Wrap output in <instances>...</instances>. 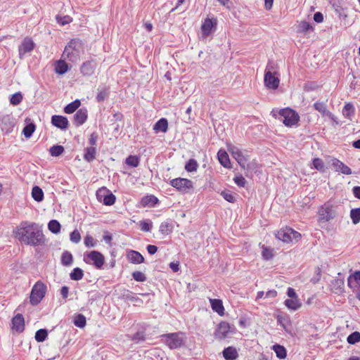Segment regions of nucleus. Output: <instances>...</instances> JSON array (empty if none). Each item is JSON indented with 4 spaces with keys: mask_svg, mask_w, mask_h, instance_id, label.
<instances>
[{
    "mask_svg": "<svg viewBox=\"0 0 360 360\" xmlns=\"http://www.w3.org/2000/svg\"><path fill=\"white\" fill-rule=\"evenodd\" d=\"M14 236L21 243L32 246L45 244V237L41 226L34 222L22 221L13 231Z\"/></svg>",
    "mask_w": 360,
    "mask_h": 360,
    "instance_id": "1",
    "label": "nucleus"
},
{
    "mask_svg": "<svg viewBox=\"0 0 360 360\" xmlns=\"http://www.w3.org/2000/svg\"><path fill=\"white\" fill-rule=\"evenodd\" d=\"M82 51L83 45L82 41L79 39H73L65 46L63 53V57L71 62L75 63L80 59Z\"/></svg>",
    "mask_w": 360,
    "mask_h": 360,
    "instance_id": "2",
    "label": "nucleus"
},
{
    "mask_svg": "<svg viewBox=\"0 0 360 360\" xmlns=\"http://www.w3.org/2000/svg\"><path fill=\"white\" fill-rule=\"evenodd\" d=\"M162 340L171 349L180 348L184 345V333L181 332L164 334L161 336Z\"/></svg>",
    "mask_w": 360,
    "mask_h": 360,
    "instance_id": "3",
    "label": "nucleus"
},
{
    "mask_svg": "<svg viewBox=\"0 0 360 360\" xmlns=\"http://www.w3.org/2000/svg\"><path fill=\"white\" fill-rule=\"evenodd\" d=\"M46 285L41 281L35 283L32 288L30 302L33 305H37L41 302L46 292Z\"/></svg>",
    "mask_w": 360,
    "mask_h": 360,
    "instance_id": "4",
    "label": "nucleus"
},
{
    "mask_svg": "<svg viewBox=\"0 0 360 360\" xmlns=\"http://www.w3.org/2000/svg\"><path fill=\"white\" fill-rule=\"evenodd\" d=\"M84 261L89 264H93L96 269H101L105 262V257L100 252L92 250L84 254Z\"/></svg>",
    "mask_w": 360,
    "mask_h": 360,
    "instance_id": "5",
    "label": "nucleus"
},
{
    "mask_svg": "<svg viewBox=\"0 0 360 360\" xmlns=\"http://www.w3.org/2000/svg\"><path fill=\"white\" fill-rule=\"evenodd\" d=\"M278 114L283 118L282 122L286 127H292L296 124L300 120L299 115L289 108L280 110Z\"/></svg>",
    "mask_w": 360,
    "mask_h": 360,
    "instance_id": "6",
    "label": "nucleus"
},
{
    "mask_svg": "<svg viewBox=\"0 0 360 360\" xmlns=\"http://www.w3.org/2000/svg\"><path fill=\"white\" fill-rule=\"evenodd\" d=\"M319 219L321 221H328L336 217V212L330 201L324 203L319 210Z\"/></svg>",
    "mask_w": 360,
    "mask_h": 360,
    "instance_id": "7",
    "label": "nucleus"
},
{
    "mask_svg": "<svg viewBox=\"0 0 360 360\" xmlns=\"http://www.w3.org/2000/svg\"><path fill=\"white\" fill-rule=\"evenodd\" d=\"M97 200L105 205H112L115 203V195L105 187L99 188L96 193Z\"/></svg>",
    "mask_w": 360,
    "mask_h": 360,
    "instance_id": "8",
    "label": "nucleus"
},
{
    "mask_svg": "<svg viewBox=\"0 0 360 360\" xmlns=\"http://www.w3.org/2000/svg\"><path fill=\"white\" fill-rule=\"evenodd\" d=\"M170 185L177 189L179 191L186 193L193 188L192 181L185 178H176L170 181Z\"/></svg>",
    "mask_w": 360,
    "mask_h": 360,
    "instance_id": "9",
    "label": "nucleus"
},
{
    "mask_svg": "<svg viewBox=\"0 0 360 360\" xmlns=\"http://www.w3.org/2000/svg\"><path fill=\"white\" fill-rule=\"evenodd\" d=\"M347 284L355 293L356 297L360 300V271H355L348 277Z\"/></svg>",
    "mask_w": 360,
    "mask_h": 360,
    "instance_id": "10",
    "label": "nucleus"
},
{
    "mask_svg": "<svg viewBox=\"0 0 360 360\" xmlns=\"http://www.w3.org/2000/svg\"><path fill=\"white\" fill-rule=\"evenodd\" d=\"M15 127V120L12 115H5L0 116V128L4 134H10Z\"/></svg>",
    "mask_w": 360,
    "mask_h": 360,
    "instance_id": "11",
    "label": "nucleus"
},
{
    "mask_svg": "<svg viewBox=\"0 0 360 360\" xmlns=\"http://www.w3.org/2000/svg\"><path fill=\"white\" fill-rule=\"evenodd\" d=\"M217 25L216 19L206 18L201 25L202 37L206 39L215 30Z\"/></svg>",
    "mask_w": 360,
    "mask_h": 360,
    "instance_id": "12",
    "label": "nucleus"
},
{
    "mask_svg": "<svg viewBox=\"0 0 360 360\" xmlns=\"http://www.w3.org/2000/svg\"><path fill=\"white\" fill-rule=\"evenodd\" d=\"M264 83L267 89L276 90L279 86L280 79L274 76L271 72L267 71L264 74Z\"/></svg>",
    "mask_w": 360,
    "mask_h": 360,
    "instance_id": "13",
    "label": "nucleus"
},
{
    "mask_svg": "<svg viewBox=\"0 0 360 360\" xmlns=\"http://www.w3.org/2000/svg\"><path fill=\"white\" fill-rule=\"evenodd\" d=\"M13 333H21L25 330V319L21 314H16L11 320Z\"/></svg>",
    "mask_w": 360,
    "mask_h": 360,
    "instance_id": "14",
    "label": "nucleus"
},
{
    "mask_svg": "<svg viewBox=\"0 0 360 360\" xmlns=\"http://www.w3.org/2000/svg\"><path fill=\"white\" fill-rule=\"evenodd\" d=\"M330 164L335 169V172H341L343 174L349 175L352 174V169L342 161L337 158H332Z\"/></svg>",
    "mask_w": 360,
    "mask_h": 360,
    "instance_id": "15",
    "label": "nucleus"
},
{
    "mask_svg": "<svg viewBox=\"0 0 360 360\" xmlns=\"http://www.w3.org/2000/svg\"><path fill=\"white\" fill-rule=\"evenodd\" d=\"M230 333V325L226 322H221L215 332L214 336L217 339L223 340L226 338Z\"/></svg>",
    "mask_w": 360,
    "mask_h": 360,
    "instance_id": "16",
    "label": "nucleus"
},
{
    "mask_svg": "<svg viewBox=\"0 0 360 360\" xmlns=\"http://www.w3.org/2000/svg\"><path fill=\"white\" fill-rule=\"evenodd\" d=\"M34 46L33 41L31 39L25 38L18 47L20 57L22 58L25 53L31 52L34 49Z\"/></svg>",
    "mask_w": 360,
    "mask_h": 360,
    "instance_id": "17",
    "label": "nucleus"
},
{
    "mask_svg": "<svg viewBox=\"0 0 360 360\" xmlns=\"http://www.w3.org/2000/svg\"><path fill=\"white\" fill-rule=\"evenodd\" d=\"M88 111L86 108H82L79 109L74 115V124L79 127L82 125L87 120Z\"/></svg>",
    "mask_w": 360,
    "mask_h": 360,
    "instance_id": "18",
    "label": "nucleus"
},
{
    "mask_svg": "<svg viewBox=\"0 0 360 360\" xmlns=\"http://www.w3.org/2000/svg\"><path fill=\"white\" fill-rule=\"evenodd\" d=\"M96 68V63L95 60H88L83 63L80 68V71L84 76H91L94 73Z\"/></svg>",
    "mask_w": 360,
    "mask_h": 360,
    "instance_id": "19",
    "label": "nucleus"
},
{
    "mask_svg": "<svg viewBox=\"0 0 360 360\" xmlns=\"http://www.w3.org/2000/svg\"><path fill=\"white\" fill-rule=\"evenodd\" d=\"M228 150L231 153L233 158L238 162V164L244 167L245 159L240 149L233 145H230L228 146Z\"/></svg>",
    "mask_w": 360,
    "mask_h": 360,
    "instance_id": "20",
    "label": "nucleus"
},
{
    "mask_svg": "<svg viewBox=\"0 0 360 360\" xmlns=\"http://www.w3.org/2000/svg\"><path fill=\"white\" fill-rule=\"evenodd\" d=\"M127 260L134 264H140L144 262V257L138 251L129 250L127 252Z\"/></svg>",
    "mask_w": 360,
    "mask_h": 360,
    "instance_id": "21",
    "label": "nucleus"
},
{
    "mask_svg": "<svg viewBox=\"0 0 360 360\" xmlns=\"http://www.w3.org/2000/svg\"><path fill=\"white\" fill-rule=\"evenodd\" d=\"M314 108L319 111L323 116H328L330 120L337 122V117L327 110L326 105L323 102H316L314 103Z\"/></svg>",
    "mask_w": 360,
    "mask_h": 360,
    "instance_id": "22",
    "label": "nucleus"
},
{
    "mask_svg": "<svg viewBox=\"0 0 360 360\" xmlns=\"http://www.w3.org/2000/svg\"><path fill=\"white\" fill-rule=\"evenodd\" d=\"M51 123L53 126L60 129H66L68 127V119L62 115H53L51 117Z\"/></svg>",
    "mask_w": 360,
    "mask_h": 360,
    "instance_id": "23",
    "label": "nucleus"
},
{
    "mask_svg": "<svg viewBox=\"0 0 360 360\" xmlns=\"http://www.w3.org/2000/svg\"><path fill=\"white\" fill-rule=\"evenodd\" d=\"M292 233V229L285 227V229H282L279 230L276 233V237L277 239L284 242V243H290L291 242L290 234Z\"/></svg>",
    "mask_w": 360,
    "mask_h": 360,
    "instance_id": "24",
    "label": "nucleus"
},
{
    "mask_svg": "<svg viewBox=\"0 0 360 360\" xmlns=\"http://www.w3.org/2000/svg\"><path fill=\"white\" fill-rule=\"evenodd\" d=\"M174 230V224L173 221L170 220H167L163 221L160 225L159 231L163 236H168L173 232Z\"/></svg>",
    "mask_w": 360,
    "mask_h": 360,
    "instance_id": "25",
    "label": "nucleus"
},
{
    "mask_svg": "<svg viewBox=\"0 0 360 360\" xmlns=\"http://www.w3.org/2000/svg\"><path fill=\"white\" fill-rule=\"evenodd\" d=\"M222 353L226 360H236L238 356L237 349L232 346L224 348Z\"/></svg>",
    "mask_w": 360,
    "mask_h": 360,
    "instance_id": "26",
    "label": "nucleus"
},
{
    "mask_svg": "<svg viewBox=\"0 0 360 360\" xmlns=\"http://www.w3.org/2000/svg\"><path fill=\"white\" fill-rule=\"evenodd\" d=\"M345 283L341 278H335L331 281L330 287L334 293L340 294L344 290Z\"/></svg>",
    "mask_w": 360,
    "mask_h": 360,
    "instance_id": "27",
    "label": "nucleus"
},
{
    "mask_svg": "<svg viewBox=\"0 0 360 360\" xmlns=\"http://www.w3.org/2000/svg\"><path fill=\"white\" fill-rule=\"evenodd\" d=\"M217 157H218V160H219L220 164L223 167H224L226 168L231 167V162L229 160V157L225 150H219L217 153Z\"/></svg>",
    "mask_w": 360,
    "mask_h": 360,
    "instance_id": "28",
    "label": "nucleus"
},
{
    "mask_svg": "<svg viewBox=\"0 0 360 360\" xmlns=\"http://www.w3.org/2000/svg\"><path fill=\"white\" fill-rule=\"evenodd\" d=\"M210 301L212 310L221 316L223 315L224 313V308L222 301L218 299H210Z\"/></svg>",
    "mask_w": 360,
    "mask_h": 360,
    "instance_id": "29",
    "label": "nucleus"
},
{
    "mask_svg": "<svg viewBox=\"0 0 360 360\" xmlns=\"http://www.w3.org/2000/svg\"><path fill=\"white\" fill-rule=\"evenodd\" d=\"M168 129V122L166 118H161L153 126V130L158 133L159 131L165 133Z\"/></svg>",
    "mask_w": 360,
    "mask_h": 360,
    "instance_id": "30",
    "label": "nucleus"
},
{
    "mask_svg": "<svg viewBox=\"0 0 360 360\" xmlns=\"http://www.w3.org/2000/svg\"><path fill=\"white\" fill-rule=\"evenodd\" d=\"M158 202V198L153 195H146L141 200V203L145 207H154Z\"/></svg>",
    "mask_w": 360,
    "mask_h": 360,
    "instance_id": "31",
    "label": "nucleus"
},
{
    "mask_svg": "<svg viewBox=\"0 0 360 360\" xmlns=\"http://www.w3.org/2000/svg\"><path fill=\"white\" fill-rule=\"evenodd\" d=\"M272 349L276 354V356L280 359H284L287 356L286 349L280 345H274L272 347Z\"/></svg>",
    "mask_w": 360,
    "mask_h": 360,
    "instance_id": "32",
    "label": "nucleus"
},
{
    "mask_svg": "<svg viewBox=\"0 0 360 360\" xmlns=\"http://www.w3.org/2000/svg\"><path fill=\"white\" fill-rule=\"evenodd\" d=\"M354 113L355 109L352 103H347L345 105L342 109V114L346 118L351 120Z\"/></svg>",
    "mask_w": 360,
    "mask_h": 360,
    "instance_id": "33",
    "label": "nucleus"
},
{
    "mask_svg": "<svg viewBox=\"0 0 360 360\" xmlns=\"http://www.w3.org/2000/svg\"><path fill=\"white\" fill-rule=\"evenodd\" d=\"M284 303L288 309L294 311L297 310L302 305L298 298L287 299Z\"/></svg>",
    "mask_w": 360,
    "mask_h": 360,
    "instance_id": "34",
    "label": "nucleus"
},
{
    "mask_svg": "<svg viewBox=\"0 0 360 360\" xmlns=\"http://www.w3.org/2000/svg\"><path fill=\"white\" fill-rule=\"evenodd\" d=\"M98 94L96 96V100L98 102L103 101L109 94V88L107 86H99L98 88Z\"/></svg>",
    "mask_w": 360,
    "mask_h": 360,
    "instance_id": "35",
    "label": "nucleus"
},
{
    "mask_svg": "<svg viewBox=\"0 0 360 360\" xmlns=\"http://www.w3.org/2000/svg\"><path fill=\"white\" fill-rule=\"evenodd\" d=\"M32 196L35 201L41 202L44 199V192L41 188L35 186L32 188Z\"/></svg>",
    "mask_w": 360,
    "mask_h": 360,
    "instance_id": "36",
    "label": "nucleus"
},
{
    "mask_svg": "<svg viewBox=\"0 0 360 360\" xmlns=\"http://www.w3.org/2000/svg\"><path fill=\"white\" fill-rule=\"evenodd\" d=\"M73 257L72 255L68 251H64L61 255V264L63 266H68L72 264Z\"/></svg>",
    "mask_w": 360,
    "mask_h": 360,
    "instance_id": "37",
    "label": "nucleus"
},
{
    "mask_svg": "<svg viewBox=\"0 0 360 360\" xmlns=\"http://www.w3.org/2000/svg\"><path fill=\"white\" fill-rule=\"evenodd\" d=\"M123 298L127 301L137 302L139 304H143V300L136 295L133 292L127 290L123 294Z\"/></svg>",
    "mask_w": 360,
    "mask_h": 360,
    "instance_id": "38",
    "label": "nucleus"
},
{
    "mask_svg": "<svg viewBox=\"0 0 360 360\" xmlns=\"http://www.w3.org/2000/svg\"><path fill=\"white\" fill-rule=\"evenodd\" d=\"M81 102L79 100L77 99L70 103L68 104L64 108V112L67 114H71L74 112L79 106H80Z\"/></svg>",
    "mask_w": 360,
    "mask_h": 360,
    "instance_id": "39",
    "label": "nucleus"
},
{
    "mask_svg": "<svg viewBox=\"0 0 360 360\" xmlns=\"http://www.w3.org/2000/svg\"><path fill=\"white\" fill-rule=\"evenodd\" d=\"M56 72L59 75H63L68 70V65L64 60L57 61L55 67Z\"/></svg>",
    "mask_w": 360,
    "mask_h": 360,
    "instance_id": "40",
    "label": "nucleus"
},
{
    "mask_svg": "<svg viewBox=\"0 0 360 360\" xmlns=\"http://www.w3.org/2000/svg\"><path fill=\"white\" fill-rule=\"evenodd\" d=\"M73 323L75 326L82 328L86 324V317L82 314H77L74 317Z\"/></svg>",
    "mask_w": 360,
    "mask_h": 360,
    "instance_id": "41",
    "label": "nucleus"
},
{
    "mask_svg": "<svg viewBox=\"0 0 360 360\" xmlns=\"http://www.w3.org/2000/svg\"><path fill=\"white\" fill-rule=\"evenodd\" d=\"M96 148L95 147H89L85 149V153L84 155V158L87 162H91L95 159L96 157Z\"/></svg>",
    "mask_w": 360,
    "mask_h": 360,
    "instance_id": "42",
    "label": "nucleus"
},
{
    "mask_svg": "<svg viewBox=\"0 0 360 360\" xmlns=\"http://www.w3.org/2000/svg\"><path fill=\"white\" fill-rule=\"evenodd\" d=\"M49 230L53 233H58L60 231V224L56 219L51 220L48 224Z\"/></svg>",
    "mask_w": 360,
    "mask_h": 360,
    "instance_id": "43",
    "label": "nucleus"
},
{
    "mask_svg": "<svg viewBox=\"0 0 360 360\" xmlns=\"http://www.w3.org/2000/svg\"><path fill=\"white\" fill-rule=\"evenodd\" d=\"M84 276L83 270L79 267L73 269L70 274V277L73 281H79L82 279Z\"/></svg>",
    "mask_w": 360,
    "mask_h": 360,
    "instance_id": "44",
    "label": "nucleus"
},
{
    "mask_svg": "<svg viewBox=\"0 0 360 360\" xmlns=\"http://www.w3.org/2000/svg\"><path fill=\"white\" fill-rule=\"evenodd\" d=\"M125 163L132 167H137L140 164V159L136 155H129L125 160Z\"/></svg>",
    "mask_w": 360,
    "mask_h": 360,
    "instance_id": "45",
    "label": "nucleus"
},
{
    "mask_svg": "<svg viewBox=\"0 0 360 360\" xmlns=\"http://www.w3.org/2000/svg\"><path fill=\"white\" fill-rule=\"evenodd\" d=\"M350 218L354 224H357L360 222V207L351 210Z\"/></svg>",
    "mask_w": 360,
    "mask_h": 360,
    "instance_id": "46",
    "label": "nucleus"
},
{
    "mask_svg": "<svg viewBox=\"0 0 360 360\" xmlns=\"http://www.w3.org/2000/svg\"><path fill=\"white\" fill-rule=\"evenodd\" d=\"M35 128H36V126L34 123H30V124H27L22 130L23 135L26 138H30L32 136V134L35 130Z\"/></svg>",
    "mask_w": 360,
    "mask_h": 360,
    "instance_id": "47",
    "label": "nucleus"
},
{
    "mask_svg": "<svg viewBox=\"0 0 360 360\" xmlns=\"http://www.w3.org/2000/svg\"><path fill=\"white\" fill-rule=\"evenodd\" d=\"M64 152L63 146L60 145H55L50 148L49 153L53 157H58Z\"/></svg>",
    "mask_w": 360,
    "mask_h": 360,
    "instance_id": "48",
    "label": "nucleus"
},
{
    "mask_svg": "<svg viewBox=\"0 0 360 360\" xmlns=\"http://www.w3.org/2000/svg\"><path fill=\"white\" fill-rule=\"evenodd\" d=\"M313 30L311 25L307 21H301L298 25V32L300 33H307L309 30Z\"/></svg>",
    "mask_w": 360,
    "mask_h": 360,
    "instance_id": "49",
    "label": "nucleus"
},
{
    "mask_svg": "<svg viewBox=\"0 0 360 360\" xmlns=\"http://www.w3.org/2000/svg\"><path fill=\"white\" fill-rule=\"evenodd\" d=\"M198 165L195 160L190 159L185 165V169L188 172H195Z\"/></svg>",
    "mask_w": 360,
    "mask_h": 360,
    "instance_id": "50",
    "label": "nucleus"
},
{
    "mask_svg": "<svg viewBox=\"0 0 360 360\" xmlns=\"http://www.w3.org/2000/svg\"><path fill=\"white\" fill-rule=\"evenodd\" d=\"M47 336L48 332L46 329H39L36 332L34 338L37 342H44Z\"/></svg>",
    "mask_w": 360,
    "mask_h": 360,
    "instance_id": "51",
    "label": "nucleus"
},
{
    "mask_svg": "<svg viewBox=\"0 0 360 360\" xmlns=\"http://www.w3.org/2000/svg\"><path fill=\"white\" fill-rule=\"evenodd\" d=\"M347 342L350 345H354L356 342H359L360 341V333L355 331L352 333L348 337H347Z\"/></svg>",
    "mask_w": 360,
    "mask_h": 360,
    "instance_id": "52",
    "label": "nucleus"
},
{
    "mask_svg": "<svg viewBox=\"0 0 360 360\" xmlns=\"http://www.w3.org/2000/svg\"><path fill=\"white\" fill-rule=\"evenodd\" d=\"M22 100V95L20 92L15 93L11 96L10 102L11 104L16 105H18Z\"/></svg>",
    "mask_w": 360,
    "mask_h": 360,
    "instance_id": "53",
    "label": "nucleus"
},
{
    "mask_svg": "<svg viewBox=\"0 0 360 360\" xmlns=\"http://www.w3.org/2000/svg\"><path fill=\"white\" fill-rule=\"evenodd\" d=\"M132 277L136 281L139 282H144L146 281L147 278L146 275L141 271H134L132 273Z\"/></svg>",
    "mask_w": 360,
    "mask_h": 360,
    "instance_id": "54",
    "label": "nucleus"
},
{
    "mask_svg": "<svg viewBox=\"0 0 360 360\" xmlns=\"http://www.w3.org/2000/svg\"><path fill=\"white\" fill-rule=\"evenodd\" d=\"M84 243L86 247L87 248H93L95 247L96 245V240H94V238L89 235L85 236Z\"/></svg>",
    "mask_w": 360,
    "mask_h": 360,
    "instance_id": "55",
    "label": "nucleus"
},
{
    "mask_svg": "<svg viewBox=\"0 0 360 360\" xmlns=\"http://www.w3.org/2000/svg\"><path fill=\"white\" fill-rule=\"evenodd\" d=\"M70 239L74 243H78L81 240V236L78 230L75 229L71 232Z\"/></svg>",
    "mask_w": 360,
    "mask_h": 360,
    "instance_id": "56",
    "label": "nucleus"
},
{
    "mask_svg": "<svg viewBox=\"0 0 360 360\" xmlns=\"http://www.w3.org/2000/svg\"><path fill=\"white\" fill-rule=\"evenodd\" d=\"M140 229L143 231L149 232L151 231L152 229V223L148 222L147 221H140Z\"/></svg>",
    "mask_w": 360,
    "mask_h": 360,
    "instance_id": "57",
    "label": "nucleus"
},
{
    "mask_svg": "<svg viewBox=\"0 0 360 360\" xmlns=\"http://www.w3.org/2000/svg\"><path fill=\"white\" fill-rule=\"evenodd\" d=\"M262 257L265 260H269L273 257L272 250L266 247L262 248Z\"/></svg>",
    "mask_w": 360,
    "mask_h": 360,
    "instance_id": "58",
    "label": "nucleus"
},
{
    "mask_svg": "<svg viewBox=\"0 0 360 360\" xmlns=\"http://www.w3.org/2000/svg\"><path fill=\"white\" fill-rule=\"evenodd\" d=\"M235 184L239 187H245L247 183L246 179L242 176H237L233 179Z\"/></svg>",
    "mask_w": 360,
    "mask_h": 360,
    "instance_id": "59",
    "label": "nucleus"
},
{
    "mask_svg": "<svg viewBox=\"0 0 360 360\" xmlns=\"http://www.w3.org/2000/svg\"><path fill=\"white\" fill-rule=\"evenodd\" d=\"M221 195L226 201L229 202H234L236 201V198L229 191H222Z\"/></svg>",
    "mask_w": 360,
    "mask_h": 360,
    "instance_id": "60",
    "label": "nucleus"
},
{
    "mask_svg": "<svg viewBox=\"0 0 360 360\" xmlns=\"http://www.w3.org/2000/svg\"><path fill=\"white\" fill-rule=\"evenodd\" d=\"M313 165L317 170L323 171L324 169L323 162L320 158H314L313 160Z\"/></svg>",
    "mask_w": 360,
    "mask_h": 360,
    "instance_id": "61",
    "label": "nucleus"
},
{
    "mask_svg": "<svg viewBox=\"0 0 360 360\" xmlns=\"http://www.w3.org/2000/svg\"><path fill=\"white\" fill-rule=\"evenodd\" d=\"M56 19L58 22L62 25H65L71 21V18L68 15L64 16L63 18L57 17Z\"/></svg>",
    "mask_w": 360,
    "mask_h": 360,
    "instance_id": "62",
    "label": "nucleus"
},
{
    "mask_svg": "<svg viewBox=\"0 0 360 360\" xmlns=\"http://www.w3.org/2000/svg\"><path fill=\"white\" fill-rule=\"evenodd\" d=\"M314 20L316 22L320 23L323 20V15L321 12H316L314 15Z\"/></svg>",
    "mask_w": 360,
    "mask_h": 360,
    "instance_id": "63",
    "label": "nucleus"
},
{
    "mask_svg": "<svg viewBox=\"0 0 360 360\" xmlns=\"http://www.w3.org/2000/svg\"><path fill=\"white\" fill-rule=\"evenodd\" d=\"M352 193L356 198H358L360 200V186H354L352 188Z\"/></svg>",
    "mask_w": 360,
    "mask_h": 360,
    "instance_id": "64",
    "label": "nucleus"
}]
</instances>
